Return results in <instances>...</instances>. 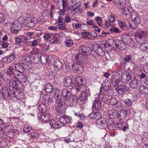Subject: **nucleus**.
<instances>
[{
	"instance_id": "nucleus-1",
	"label": "nucleus",
	"mask_w": 148,
	"mask_h": 148,
	"mask_svg": "<svg viewBox=\"0 0 148 148\" xmlns=\"http://www.w3.org/2000/svg\"><path fill=\"white\" fill-rule=\"evenodd\" d=\"M48 56L46 55H42L40 52L36 53L34 56L31 57V60L35 64L41 61L42 64H45L49 60Z\"/></svg>"
},
{
	"instance_id": "nucleus-2",
	"label": "nucleus",
	"mask_w": 148,
	"mask_h": 148,
	"mask_svg": "<svg viewBox=\"0 0 148 148\" xmlns=\"http://www.w3.org/2000/svg\"><path fill=\"white\" fill-rule=\"evenodd\" d=\"M79 53L77 54L75 58L77 63L81 64L82 62L87 53L84 47H81L79 49Z\"/></svg>"
},
{
	"instance_id": "nucleus-3",
	"label": "nucleus",
	"mask_w": 148,
	"mask_h": 148,
	"mask_svg": "<svg viewBox=\"0 0 148 148\" xmlns=\"http://www.w3.org/2000/svg\"><path fill=\"white\" fill-rule=\"evenodd\" d=\"M15 70L20 73V74H17V77L18 79H21L23 78H24L25 75L23 73L25 71V67L23 63H22V60L19 63L15 64L14 65Z\"/></svg>"
},
{
	"instance_id": "nucleus-4",
	"label": "nucleus",
	"mask_w": 148,
	"mask_h": 148,
	"mask_svg": "<svg viewBox=\"0 0 148 148\" xmlns=\"http://www.w3.org/2000/svg\"><path fill=\"white\" fill-rule=\"evenodd\" d=\"M22 27V25L18 21H14L11 24V32L12 33L17 34L18 31Z\"/></svg>"
},
{
	"instance_id": "nucleus-5",
	"label": "nucleus",
	"mask_w": 148,
	"mask_h": 148,
	"mask_svg": "<svg viewBox=\"0 0 148 148\" xmlns=\"http://www.w3.org/2000/svg\"><path fill=\"white\" fill-rule=\"evenodd\" d=\"M75 82L72 84V88H76L81 85L85 84L86 82V79L81 77H78L75 78Z\"/></svg>"
},
{
	"instance_id": "nucleus-6",
	"label": "nucleus",
	"mask_w": 148,
	"mask_h": 148,
	"mask_svg": "<svg viewBox=\"0 0 148 148\" xmlns=\"http://www.w3.org/2000/svg\"><path fill=\"white\" fill-rule=\"evenodd\" d=\"M96 124L98 127L101 129H103L107 126L106 119L103 118H100L97 119Z\"/></svg>"
},
{
	"instance_id": "nucleus-7",
	"label": "nucleus",
	"mask_w": 148,
	"mask_h": 148,
	"mask_svg": "<svg viewBox=\"0 0 148 148\" xmlns=\"http://www.w3.org/2000/svg\"><path fill=\"white\" fill-rule=\"evenodd\" d=\"M35 18L33 17H27L25 21V25L29 27H33L36 25Z\"/></svg>"
},
{
	"instance_id": "nucleus-8",
	"label": "nucleus",
	"mask_w": 148,
	"mask_h": 148,
	"mask_svg": "<svg viewBox=\"0 0 148 148\" xmlns=\"http://www.w3.org/2000/svg\"><path fill=\"white\" fill-rule=\"evenodd\" d=\"M131 18L134 24L136 25H138L140 23V17L139 15L137 13L132 12L131 14Z\"/></svg>"
},
{
	"instance_id": "nucleus-9",
	"label": "nucleus",
	"mask_w": 148,
	"mask_h": 148,
	"mask_svg": "<svg viewBox=\"0 0 148 148\" xmlns=\"http://www.w3.org/2000/svg\"><path fill=\"white\" fill-rule=\"evenodd\" d=\"M102 107V103L101 101L99 100L98 99H96L93 101L92 108L96 110H99Z\"/></svg>"
},
{
	"instance_id": "nucleus-10",
	"label": "nucleus",
	"mask_w": 148,
	"mask_h": 148,
	"mask_svg": "<svg viewBox=\"0 0 148 148\" xmlns=\"http://www.w3.org/2000/svg\"><path fill=\"white\" fill-rule=\"evenodd\" d=\"M146 32L141 30H139L137 31L135 34V37L137 41L139 39H141L145 36L146 35Z\"/></svg>"
},
{
	"instance_id": "nucleus-11",
	"label": "nucleus",
	"mask_w": 148,
	"mask_h": 148,
	"mask_svg": "<svg viewBox=\"0 0 148 148\" xmlns=\"http://www.w3.org/2000/svg\"><path fill=\"white\" fill-rule=\"evenodd\" d=\"M112 84L113 86H116L120 82L119 76L118 75H114L112 77L111 79Z\"/></svg>"
},
{
	"instance_id": "nucleus-12",
	"label": "nucleus",
	"mask_w": 148,
	"mask_h": 148,
	"mask_svg": "<svg viewBox=\"0 0 148 148\" xmlns=\"http://www.w3.org/2000/svg\"><path fill=\"white\" fill-rule=\"evenodd\" d=\"M122 81L123 83H126L131 78L130 75L127 72H123L121 75Z\"/></svg>"
},
{
	"instance_id": "nucleus-13",
	"label": "nucleus",
	"mask_w": 148,
	"mask_h": 148,
	"mask_svg": "<svg viewBox=\"0 0 148 148\" xmlns=\"http://www.w3.org/2000/svg\"><path fill=\"white\" fill-rule=\"evenodd\" d=\"M71 118L70 116H64L61 117L60 118V122L62 124V125L63 126V124L68 123L71 121Z\"/></svg>"
},
{
	"instance_id": "nucleus-14",
	"label": "nucleus",
	"mask_w": 148,
	"mask_h": 148,
	"mask_svg": "<svg viewBox=\"0 0 148 148\" xmlns=\"http://www.w3.org/2000/svg\"><path fill=\"white\" fill-rule=\"evenodd\" d=\"M63 64L59 60H57L54 62V68L56 71H59L62 68Z\"/></svg>"
},
{
	"instance_id": "nucleus-15",
	"label": "nucleus",
	"mask_w": 148,
	"mask_h": 148,
	"mask_svg": "<svg viewBox=\"0 0 148 148\" xmlns=\"http://www.w3.org/2000/svg\"><path fill=\"white\" fill-rule=\"evenodd\" d=\"M50 118V115L47 113H45L40 114L39 120L42 122H45L48 121Z\"/></svg>"
},
{
	"instance_id": "nucleus-16",
	"label": "nucleus",
	"mask_w": 148,
	"mask_h": 148,
	"mask_svg": "<svg viewBox=\"0 0 148 148\" xmlns=\"http://www.w3.org/2000/svg\"><path fill=\"white\" fill-rule=\"evenodd\" d=\"M116 43L118 44L117 48L121 50H124L127 47V44L125 42L122 40H116Z\"/></svg>"
},
{
	"instance_id": "nucleus-17",
	"label": "nucleus",
	"mask_w": 148,
	"mask_h": 148,
	"mask_svg": "<svg viewBox=\"0 0 148 148\" xmlns=\"http://www.w3.org/2000/svg\"><path fill=\"white\" fill-rule=\"evenodd\" d=\"M118 92L120 94H123L124 92L128 91L129 88L125 85H120L118 87Z\"/></svg>"
},
{
	"instance_id": "nucleus-18",
	"label": "nucleus",
	"mask_w": 148,
	"mask_h": 148,
	"mask_svg": "<svg viewBox=\"0 0 148 148\" xmlns=\"http://www.w3.org/2000/svg\"><path fill=\"white\" fill-rule=\"evenodd\" d=\"M61 94L65 99L69 98L71 95L70 92L66 89H64L62 90Z\"/></svg>"
},
{
	"instance_id": "nucleus-19",
	"label": "nucleus",
	"mask_w": 148,
	"mask_h": 148,
	"mask_svg": "<svg viewBox=\"0 0 148 148\" xmlns=\"http://www.w3.org/2000/svg\"><path fill=\"white\" fill-rule=\"evenodd\" d=\"M72 78L70 77H66L64 80V85L67 87H69L71 86L72 87Z\"/></svg>"
},
{
	"instance_id": "nucleus-20",
	"label": "nucleus",
	"mask_w": 148,
	"mask_h": 148,
	"mask_svg": "<svg viewBox=\"0 0 148 148\" xmlns=\"http://www.w3.org/2000/svg\"><path fill=\"white\" fill-rule=\"evenodd\" d=\"M127 113V111L125 110L119 111L117 113L118 117L121 120L124 119L126 116Z\"/></svg>"
},
{
	"instance_id": "nucleus-21",
	"label": "nucleus",
	"mask_w": 148,
	"mask_h": 148,
	"mask_svg": "<svg viewBox=\"0 0 148 148\" xmlns=\"http://www.w3.org/2000/svg\"><path fill=\"white\" fill-rule=\"evenodd\" d=\"M102 87L105 91H107L110 89L111 84L108 81H105L102 83Z\"/></svg>"
},
{
	"instance_id": "nucleus-22",
	"label": "nucleus",
	"mask_w": 148,
	"mask_h": 148,
	"mask_svg": "<svg viewBox=\"0 0 148 148\" xmlns=\"http://www.w3.org/2000/svg\"><path fill=\"white\" fill-rule=\"evenodd\" d=\"M50 124L51 127L55 128H60L62 126V125L56 122V121L54 120H51L50 122Z\"/></svg>"
},
{
	"instance_id": "nucleus-23",
	"label": "nucleus",
	"mask_w": 148,
	"mask_h": 148,
	"mask_svg": "<svg viewBox=\"0 0 148 148\" xmlns=\"http://www.w3.org/2000/svg\"><path fill=\"white\" fill-rule=\"evenodd\" d=\"M30 62L27 61L26 60H22V63H23L24 64V66L25 67V69H30L32 67V66L31 64V62H33L31 60V58H30Z\"/></svg>"
},
{
	"instance_id": "nucleus-24",
	"label": "nucleus",
	"mask_w": 148,
	"mask_h": 148,
	"mask_svg": "<svg viewBox=\"0 0 148 148\" xmlns=\"http://www.w3.org/2000/svg\"><path fill=\"white\" fill-rule=\"evenodd\" d=\"M117 102L116 98L113 97L107 100L106 103L109 105H115Z\"/></svg>"
},
{
	"instance_id": "nucleus-25",
	"label": "nucleus",
	"mask_w": 148,
	"mask_h": 148,
	"mask_svg": "<svg viewBox=\"0 0 148 148\" xmlns=\"http://www.w3.org/2000/svg\"><path fill=\"white\" fill-rule=\"evenodd\" d=\"M109 47H112L114 49H116L118 47V44L116 43V40L115 41L113 39H110L108 41Z\"/></svg>"
},
{
	"instance_id": "nucleus-26",
	"label": "nucleus",
	"mask_w": 148,
	"mask_h": 148,
	"mask_svg": "<svg viewBox=\"0 0 148 148\" xmlns=\"http://www.w3.org/2000/svg\"><path fill=\"white\" fill-rule=\"evenodd\" d=\"M89 96L90 93L89 92H83L80 96V99L82 101L87 100Z\"/></svg>"
},
{
	"instance_id": "nucleus-27",
	"label": "nucleus",
	"mask_w": 148,
	"mask_h": 148,
	"mask_svg": "<svg viewBox=\"0 0 148 148\" xmlns=\"http://www.w3.org/2000/svg\"><path fill=\"white\" fill-rule=\"evenodd\" d=\"M43 99L45 101L46 104L52 103L53 101V99L52 97H50L49 96L46 95H43Z\"/></svg>"
},
{
	"instance_id": "nucleus-28",
	"label": "nucleus",
	"mask_w": 148,
	"mask_h": 148,
	"mask_svg": "<svg viewBox=\"0 0 148 148\" xmlns=\"http://www.w3.org/2000/svg\"><path fill=\"white\" fill-rule=\"evenodd\" d=\"M139 83L138 79H134L130 83V86L132 88H136L138 86Z\"/></svg>"
},
{
	"instance_id": "nucleus-29",
	"label": "nucleus",
	"mask_w": 148,
	"mask_h": 148,
	"mask_svg": "<svg viewBox=\"0 0 148 148\" xmlns=\"http://www.w3.org/2000/svg\"><path fill=\"white\" fill-rule=\"evenodd\" d=\"M79 64H73L72 65V70L74 73L77 72L79 69L81 68H83V67L79 65Z\"/></svg>"
},
{
	"instance_id": "nucleus-30",
	"label": "nucleus",
	"mask_w": 148,
	"mask_h": 148,
	"mask_svg": "<svg viewBox=\"0 0 148 148\" xmlns=\"http://www.w3.org/2000/svg\"><path fill=\"white\" fill-rule=\"evenodd\" d=\"M15 42L14 43L15 45V47L16 48H18L21 47V44L22 42V40L20 38L18 37H15Z\"/></svg>"
},
{
	"instance_id": "nucleus-31",
	"label": "nucleus",
	"mask_w": 148,
	"mask_h": 148,
	"mask_svg": "<svg viewBox=\"0 0 148 148\" xmlns=\"http://www.w3.org/2000/svg\"><path fill=\"white\" fill-rule=\"evenodd\" d=\"M81 5V2H78L75 4L71 6L70 7V9L72 11H75L79 9V7Z\"/></svg>"
},
{
	"instance_id": "nucleus-32",
	"label": "nucleus",
	"mask_w": 148,
	"mask_h": 148,
	"mask_svg": "<svg viewBox=\"0 0 148 148\" xmlns=\"http://www.w3.org/2000/svg\"><path fill=\"white\" fill-rule=\"evenodd\" d=\"M139 91L142 94H147L148 93V87L145 86H141L139 88Z\"/></svg>"
},
{
	"instance_id": "nucleus-33",
	"label": "nucleus",
	"mask_w": 148,
	"mask_h": 148,
	"mask_svg": "<svg viewBox=\"0 0 148 148\" xmlns=\"http://www.w3.org/2000/svg\"><path fill=\"white\" fill-rule=\"evenodd\" d=\"M44 89L47 93H50L52 90L53 87L51 84L48 83L45 85Z\"/></svg>"
},
{
	"instance_id": "nucleus-34",
	"label": "nucleus",
	"mask_w": 148,
	"mask_h": 148,
	"mask_svg": "<svg viewBox=\"0 0 148 148\" xmlns=\"http://www.w3.org/2000/svg\"><path fill=\"white\" fill-rule=\"evenodd\" d=\"M85 85H82L80 86H77V87L74 88L77 91V92L80 91L82 92V93L83 92H86L85 90L86 89V88Z\"/></svg>"
},
{
	"instance_id": "nucleus-35",
	"label": "nucleus",
	"mask_w": 148,
	"mask_h": 148,
	"mask_svg": "<svg viewBox=\"0 0 148 148\" xmlns=\"http://www.w3.org/2000/svg\"><path fill=\"white\" fill-rule=\"evenodd\" d=\"M117 112L114 109H111L109 110L108 114L110 117L111 118H114L117 115Z\"/></svg>"
},
{
	"instance_id": "nucleus-36",
	"label": "nucleus",
	"mask_w": 148,
	"mask_h": 148,
	"mask_svg": "<svg viewBox=\"0 0 148 148\" xmlns=\"http://www.w3.org/2000/svg\"><path fill=\"white\" fill-rule=\"evenodd\" d=\"M38 109L40 112H44L47 110L46 107L44 104H42L39 106L38 107Z\"/></svg>"
},
{
	"instance_id": "nucleus-37",
	"label": "nucleus",
	"mask_w": 148,
	"mask_h": 148,
	"mask_svg": "<svg viewBox=\"0 0 148 148\" xmlns=\"http://www.w3.org/2000/svg\"><path fill=\"white\" fill-rule=\"evenodd\" d=\"M56 109L60 115H63L65 114V110L64 108H59L58 107H56Z\"/></svg>"
},
{
	"instance_id": "nucleus-38",
	"label": "nucleus",
	"mask_w": 148,
	"mask_h": 148,
	"mask_svg": "<svg viewBox=\"0 0 148 148\" xmlns=\"http://www.w3.org/2000/svg\"><path fill=\"white\" fill-rule=\"evenodd\" d=\"M15 57L14 55H12L8 57H5L3 59L5 61L6 60L8 63H10L14 60Z\"/></svg>"
},
{
	"instance_id": "nucleus-39",
	"label": "nucleus",
	"mask_w": 148,
	"mask_h": 148,
	"mask_svg": "<svg viewBox=\"0 0 148 148\" xmlns=\"http://www.w3.org/2000/svg\"><path fill=\"white\" fill-rule=\"evenodd\" d=\"M95 19L97 23L101 27L103 26V24L102 23V18L99 16H97L95 17Z\"/></svg>"
},
{
	"instance_id": "nucleus-40",
	"label": "nucleus",
	"mask_w": 148,
	"mask_h": 148,
	"mask_svg": "<svg viewBox=\"0 0 148 148\" xmlns=\"http://www.w3.org/2000/svg\"><path fill=\"white\" fill-rule=\"evenodd\" d=\"M13 69L14 67L12 66H10L6 71L7 74L9 75H11L14 74Z\"/></svg>"
},
{
	"instance_id": "nucleus-41",
	"label": "nucleus",
	"mask_w": 148,
	"mask_h": 148,
	"mask_svg": "<svg viewBox=\"0 0 148 148\" xmlns=\"http://www.w3.org/2000/svg\"><path fill=\"white\" fill-rule=\"evenodd\" d=\"M27 18V17L26 16L23 15L20 17L17 20H16V21H19L21 25L22 24H25V21L26 19Z\"/></svg>"
},
{
	"instance_id": "nucleus-42",
	"label": "nucleus",
	"mask_w": 148,
	"mask_h": 148,
	"mask_svg": "<svg viewBox=\"0 0 148 148\" xmlns=\"http://www.w3.org/2000/svg\"><path fill=\"white\" fill-rule=\"evenodd\" d=\"M96 99H98L99 100H100L101 101L104 99V95L101 92H100L97 95H96Z\"/></svg>"
},
{
	"instance_id": "nucleus-43",
	"label": "nucleus",
	"mask_w": 148,
	"mask_h": 148,
	"mask_svg": "<svg viewBox=\"0 0 148 148\" xmlns=\"http://www.w3.org/2000/svg\"><path fill=\"white\" fill-rule=\"evenodd\" d=\"M60 90L58 89L56 90L54 96V98H55L57 100L60 99V96L59 95Z\"/></svg>"
},
{
	"instance_id": "nucleus-44",
	"label": "nucleus",
	"mask_w": 148,
	"mask_h": 148,
	"mask_svg": "<svg viewBox=\"0 0 148 148\" xmlns=\"http://www.w3.org/2000/svg\"><path fill=\"white\" fill-rule=\"evenodd\" d=\"M110 31L111 32H115L116 33H120L121 32V31L117 27H112L110 29Z\"/></svg>"
},
{
	"instance_id": "nucleus-45",
	"label": "nucleus",
	"mask_w": 148,
	"mask_h": 148,
	"mask_svg": "<svg viewBox=\"0 0 148 148\" xmlns=\"http://www.w3.org/2000/svg\"><path fill=\"white\" fill-rule=\"evenodd\" d=\"M53 34H51L46 33L44 34L43 38L45 40H48L53 37Z\"/></svg>"
},
{
	"instance_id": "nucleus-46",
	"label": "nucleus",
	"mask_w": 148,
	"mask_h": 148,
	"mask_svg": "<svg viewBox=\"0 0 148 148\" xmlns=\"http://www.w3.org/2000/svg\"><path fill=\"white\" fill-rule=\"evenodd\" d=\"M32 130V128L31 126H25L23 128V131L27 133L29 132Z\"/></svg>"
},
{
	"instance_id": "nucleus-47",
	"label": "nucleus",
	"mask_w": 148,
	"mask_h": 148,
	"mask_svg": "<svg viewBox=\"0 0 148 148\" xmlns=\"http://www.w3.org/2000/svg\"><path fill=\"white\" fill-rule=\"evenodd\" d=\"M118 23L119 27L121 28H124L126 26L125 22L121 20L119 21Z\"/></svg>"
},
{
	"instance_id": "nucleus-48",
	"label": "nucleus",
	"mask_w": 148,
	"mask_h": 148,
	"mask_svg": "<svg viewBox=\"0 0 148 148\" xmlns=\"http://www.w3.org/2000/svg\"><path fill=\"white\" fill-rule=\"evenodd\" d=\"M63 20V17L61 16H59L58 17V21L56 23V24L61 23H62V24L64 25L65 24L64 22H62V21Z\"/></svg>"
},
{
	"instance_id": "nucleus-49",
	"label": "nucleus",
	"mask_w": 148,
	"mask_h": 148,
	"mask_svg": "<svg viewBox=\"0 0 148 148\" xmlns=\"http://www.w3.org/2000/svg\"><path fill=\"white\" fill-rule=\"evenodd\" d=\"M73 44V42L72 40H67L66 43L65 45L66 46L70 47Z\"/></svg>"
},
{
	"instance_id": "nucleus-50",
	"label": "nucleus",
	"mask_w": 148,
	"mask_h": 148,
	"mask_svg": "<svg viewBox=\"0 0 148 148\" xmlns=\"http://www.w3.org/2000/svg\"><path fill=\"white\" fill-rule=\"evenodd\" d=\"M125 103L128 106H131L132 103V100L128 99H126L124 101Z\"/></svg>"
},
{
	"instance_id": "nucleus-51",
	"label": "nucleus",
	"mask_w": 148,
	"mask_h": 148,
	"mask_svg": "<svg viewBox=\"0 0 148 148\" xmlns=\"http://www.w3.org/2000/svg\"><path fill=\"white\" fill-rule=\"evenodd\" d=\"M122 11L125 13V15H127L128 13L129 12V10L128 8L125 7H123L122 9Z\"/></svg>"
},
{
	"instance_id": "nucleus-52",
	"label": "nucleus",
	"mask_w": 148,
	"mask_h": 148,
	"mask_svg": "<svg viewBox=\"0 0 148 148\" xmlns=\"http://www.w3.org/2000/svg\"><path fill=\"white\" fill-rule=\"evenodd\" d=\"M49 47V45L47 44L46 43L43 44L42 45V49L44 52L46 51L47 50H48Z\"/></svg>"
},
{
	"instance_id": "nucleus-53",
	"label": "nucleus",
	"mask_w": 148,
	"mask_h": 148,
	"mask_svg": "<svg viewBox=\"0 0 148 148\" xmlns=\"http://www.w3.org/2000/svg\"><path fill=\"white\" fill-rule=\"evenodd\" d=\"M94 114L95 115V119L97 120L99 119L101 116V113L99 112H97L94 113Z\"/></svg>"
},
{
	"instance_id": "nucleus-54",
	"label": "nucleus",
	"mask_w": 148,
	"mask_h": 148,
	"mask_svg": "<svg viewBox=\"0 0 148 148\" xmlns=\"http://www.w3.org/2000/svg\"><path fill=\"white\" fill-rule=\"evenodd\" d=\"M81 25V24L79 23H73V27L74 29H80Z\"/></svg>"
},
{
	"instance_id": "nucleus-55",
	"label": "nucleus",
	"mask_w": 148,
	"mask_h": 148,
	"mask_svg": "<svg viewBox=\"0 0 148 148\" xmlns=\"http://www.w3.org/2000/svg\"><path fill=\"white\" fill-rule=\"evenodd\" d=\"M87 25L85 24H81L80 29L83 30H86L88 28Z\"/></svg>"
},
{
	"instance_id": "nucleus-56",
	"label": "nucleus",
	"mask_w": 148,
	"mask_h": 148,
	"mask_svg": "<svg viewBox=\"0 0 148 148\" xmlns=\"http://www.w3.org/2000/svg\"><path fill=\"white\" fill-rule=\"evenodd\" d=\"M52 38H53L50 41V43H57L58 42V40L56 38L53 37H53Z\"/></svg>"
},
{
	"instance_id": "nucleus-57",
	"label": "nucleus",
	"mask_w": 148,
	"mask_h": 148,
	"mask_svg": "<svg viewBox=\"0 0 148 148\" xmlns=\"http://www.w3.org/2000/svg\"><path fill=\"white\" fill-rule=\"evenodd\" d=\"M66 12V11L64 9L60 10L58 12V14L60 15H64Z\"/></svg>"
},
{
	"instance_id": "nucleus-58",
	"label": "nucleus",
	"mask_w": 148,
	"mask_h": 148,
	"mask_svg": "<svg viewBox=\"0 0 148 148\" xmlns=\"http://www.w3.org/2000/svg\"><path fill=\"white\" fill-rule=\"evenodd\" d=\"M75 126L77 127L81 128L83 127V124L81 122H78L76 123Z\"/></svg>"
},
{
	"instance_id": "nucleus-59",
	"label": "nucleus",
	"mask_w": 148,
	"mask_h": 148,
	"mask_svg": "<svg viewBox=\"0 0 148 148\" xmlns=\"http://www.w3.org/2000/svg\"><path fill=\"white\" fill-rule=\"evenodd\" d=\"M95 116L94 113H92L88 115V117L91 119H95Z\"/></svg>"
},
{
	"instance_id": "nucleus-60",
	"label": "nucleus",
	"mask_w": 148,
	"mask_h": 148,
	"mask_svg": "<svg viewBox=\"0 0 148 148\" xmlns=\"http://www.w3.org/2000/svg\"><path fill=\"white\" fill-rule=\"evenodd\" d=\"M132 59V57L130 55L126 56L124 58V60L125 61H128Z\"/></svg>"
},
{
	"instance_id": "nucleus-61",
	"label": "nucleus",
	"mask_w": 148,
	"mask_h": 148,
	"mask_svg": "<svg viewBox=\"0 0 148 148\" xmlns=\"http://www.w3.org/2000/svg\"><path fill=\"white\" fill-rule=\"evenodd\" d=\"M57 103H58V106L56 107H58L59 108H62V107L63 106V105L61 101L60 100H57Z\"/></svg>"
},
{
	"instance_id": "nucleus-62",
	"label": "nucleus",
	"mask_w": 148,
	"mask_h": 148,
	"mask_svg": "<svg viewBox=\"0 0 148 148\" xmlns=\"http://www.w3.org/2000/svg\"><path fill=\"white\" fill-rule=\"evenodd\" d=\"M86 23L90 25H94V22L92 20H87Z\"/></svg>"
},
{
	"instance_id": "nucleus-63",
	"label": "nucleus",
	"mask_w": 148,
	"mask_h": 148,
	"mask_svg": "<svg viewBox=\"0 0 148 148\" xmlns=\"http://www.w3.org/2000/svg\"><path fill=\"white\" fill-rule=\"evenodd\" d=\"M5 19V17L3 14L0 13V23L3 22Z\"/></svg>"
},
{
	"instance_id": "nucleus-64",
	"label": "nucleus",
	"mask_w": 148,
	"mask_h": 148,
	"mask_svg": "<svg viewBox=\"0 0 148 148\" xmlns=\"http://www.w3.org/2000/svg\"><path fill=\"white\" fill-rule=\"evenodd\" d=\"M109 20L110 22H113L115 21V18L112 15H111Z\"/></svg>"
}]
</instances>
